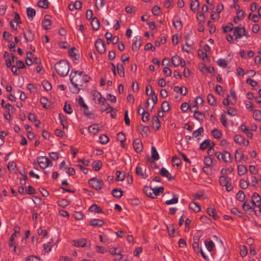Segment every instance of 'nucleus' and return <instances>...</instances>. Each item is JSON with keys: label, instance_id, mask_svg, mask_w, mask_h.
I'll return each mask as SVG.
<instances>
[{"label": "nucleus", "instance_id": "f257e3e1", "mask_svg": "<svg viewBox=\"0 0 261 261\" xmlns=\"http://www.w3.org/2000/svg\"><path fill=\"white\" fill-rule=\"evenodd\" d=\"M83 71L72 70L69 75L71 83L75 88V90L72 91L73 93H78L80 90L79 86H83L82 73Z\"/></svg>", "mask_w": 261, "mask_h": 261}, {"label": "nucleus", "instance_id": "f03ea898", "mask_svg": "<svg viewBox=\"0 0 261 261\" xmlns=\"http://www.w3.org/2000/svg\"><path fill=\"white\" fill-rule=\"evenodd\" d=\"M55 68L57 73L61 76H66L69 71L70 66L65 60H61L55 65Z\"/></svg>", "mask_w": 261, "mask_h": 261}, {"label": "nucleus", "instance_id": "7ed1b4c3", "mask_svg": "<svg viewBox=\"0 0 261 261\" xmlns=\"http://www.w3.org/2000/svg\"><path fill=\"white\" fill-rule=\"evenodd\" d=\"M215 155L220 161L223 160L225 163H230L231 162L230 154L227 151H224L223 152H216Z\"/></svg>", "mask_w": 261, "mask_h": 261}, {"label": "nucleus", "instance_id": "20e7f679", "mask_svg": "<svg viewBox=\"0 0 261 261\" xmlns=\"http://www.w3.org/2000/svg\"><path fill=\"white\" fill-rule=\"evenodd\" d=\"M254 204V199H252L251 201L246 200L242 204V207L244 211L247 213H251L254 211L255 214L257 215L256 211L254 210V208H253Z\"/></svg>", "mask_w": 261, "mask_h": 261}, {"label": "nucleus", "instance_id": "39448f33", "mask_svg": "<svg viewBox=\"0 0 261 261\" xmlns=\"http://www.w3.org/2000/svg\"><path fill=\"white\" fill-rule=\"evenodd\" d=\"M180 109L183 112H186L189 109L191 112L196 114V98L190 104L187 102H184L181 104Z\"/></svg>", "mask_w": 261, "mask_h": 261}, {"label": "nucleus", "instance_id": "423d86ee", "mask_svg": "<svg viewBox=\"0 0 261 261\" xmlns=\"http://www.w3.org/2000/svg\"><path fill=\"white\" fill-rule=\"evenodd\" d=\"M88 184L90 186L96 190L101 189L103 186L102 180L95 177H93L89 179Z\"/></svg>", "mask_w": 261, "mask_h": 261}, {"label": "nucleus", "instance_id": "0eeeda50", "mask_svg": "<svg viewBox=\"0 0 261 261\" xmlns=\"http://www.w3.org/2000/svg\"><path fill=\"white\" fill-rule=\"evenodd\" d=\"M37 161L39 166L42 169H45L47 167L51 166L52 162L48 158L45 156H39L37 158Z\"/></svg>", "mask_w": 261, "mask_h": 261}, {"label": "nucleus", "instance_id": "6e6552de", "mask_svg": "<svg viewBox=\"0 0 261 261\" xmlns=\"http://www.w3.org/2000/svg\"><path fill=\"white\" fill-rule=\"evenodd\" d=\"M233 35L235 37V40L236 41L243 36H245L246 37H248V35L246 33L245 29L244 28L239 27L234 28Z\"/></svg>", "mask_w": 261, "mask_h": 261}, {"label": "nucleus", "instance_id": "1a4fd4ad", "mask_svg": "<svg viewBox=\"0 0 261 261\" xmlns=\"http://www.w3.org/2000/svg\"><path fill=\"white\" fill-rule=\"evenodd\" d=\"M78 102L81 107L84 108L85 115L88 118H91L93 116V114L88 110V107L86 103H85L84 99L82 97H80Z\"/></svg>", "mask_w": 261, "mask_h": 261}, {"label": "nucleus", "instance_id": "9d476101", "mask_svg": "<svg viewBox=\"0 0 261 261\" xmlns=\"http://www.w3.org/2000/svg\"><path fill=\"white\" fill-rule=\"evenodd\" d=\"M224 254V251L222 250L221 252H218L215 250L212 252H210L209 256L212 258L213 261H220Z\"/></svg>", "mask_w": 261, "mask_h": 261}, {"label": "nucleus", "instance_id": "9b49d317", "mask_svg": "<svg viewBox=\"0 0 261 261\" xmlns=\"http://www.w3.org/2000/svg\"><path fill=\"white\" fill-rule=\"evenodd\" d=\"M97 51L100 54H103L106 51L105 44L101 39H98L95 43Z\"/></svg>", "mask_w": 261, "mask_h": 261}, {"label": "nucleus", "instance_id": "f8f14e48", "mask_svg": "<svg viewBox=\"0 0 261 261\" xmlns=\"http://www.w3.org/2000/svg\"><path fill=\"white\" fill-rule=\"evenodd\" d=\"M171 61L173 65L175 67L179 65L181 67H184L186 65L185 60L177 55L174 56L171 58Z\"/></svg>", "mask_w": 261, "mask_h": 261}, {"label": "nucleus", "instance_id": "ddd939ff", "mask_svg": "<svg viewBox=\"0 0 261 261\" xmlns=\"http://www.w3.org/2000/svg\"><path fill=\"white\" fill-rule=\"evenodd\" d=\"M24 38L26 42H32L35 38V34L30 29H28L27 32H23Z\"/></svg>", "mask_w": 261, "mask_h": 261}, {"label": "nucleus", "instance_id": "4468645a", "mask_svg": "<svg viewBox=\"0 0 261 261\" xmlns=\"http://www.w3.org/2000/svg\"><path fill=\"white\" fill-rule=\"evenodd\" d=\"M233 139L234 142L239 144H244L245 146H248L249 143L248 140H246L243 136L240 135H235Z\"/></svg>", "mask_w": 261, "mask_h": 261}, {"label": "nucleus", "instance_id": "2eb2a0df", "mask_svg": "<svg viewBox=\"0 0 261 261\" xmlns=\"http://www.w3.org/2000/svg\"><path fill=\"white\" fill-rule=\"evenodd\" d=\"M133 147L137 152H140L143 149V145L139 139H135L133 142Z\"/></svg>", "mask_w": 261, "mask_h": 261}, {"label": "nucleus", "instance_id": "dca6fc26", "mask_svg": "<svg viewBox=\"0 0 261 261\" xmlns=\"http://www.w3.org/2000/svg\"><path fill=\"white\" fill-rule=\"evenodd\" d=\"M140 40H141V37L139 36H136L134 38V39L133 40V41L132 47L133 50L137 51L139 49L141 45V44L140 42Z\"/></svg>", "mask_w": 261, "mask_h": 261}, {"label": "nucleus", "instance_id": "f3484780", "mask_svg": "<svg viewBox=\"0 0 261 261\" xmlns=\"http://www.w3.org/2000/svg\"><path fill=\"white\" fill-rule=\"evenodd\" d=\"M159 173L162 176L167 177L170 181L175 179V177L172 176L169 171L164 167L161 169Z\"/></svg>", "mask_w": 261, "mask_h": 261}, {"label": "nucleus", "instance_id": "a211bd4d", "mask_svg": "<svg viewBox=\"0 0 261 261\" xmlns=\"http://www.w3.org/2000/svg\"><path fill=\"white\" fill-rule=\"evenodd\" d=\"M235 161L237 162H240L242 160L246 161L248 157L245 156L243 153L237 150L234 154Z\"/></svg>", "mask_w": 261, "mask_h": 261}, {"label": "nucleus", "instance_id": "6ab92c4d", "mask_svg": "<svg viewBox=\"0 0 261 261\" xmlns=\"http://www.w3.org/2000/svg\"><path fill=\"white\" fill-rule=\"evenodd\" d=\"M49 17L50 16L49 15H45L44 16V20L42 22V27L46 30L50 29V26L51 24V22L49 18Z\"/></svg>", "mask_w": 261, "mask_h": 261}, {"label": "nucleus", "instance_id": "aec40b11", "mask_svg": "<svg viewBox=\"0 0 261 261\" xmlns=\"http://www.w3.org/2000/svg\"><path fill=\"white\" fill-rule=\"evenodd\" d=\"M87 241L85 239H80L73 241V245L75 246L79 247H84L86 246Z\"/></svg>", "mask_w": 261, "mask_h": 261}, {"label": "nucleus", "instance_id": "412c9836", "mask_svg": "<svg viewBox=\"0 0 261 261\" xmlns=\"http://www.w3.org/2000/svg\"><path fill=\"white\" fill-rule=\"evenodd\" d=\"M173 24L177 30H180L182 28V22L177 16H174L173 20Z\"/></svg>", "mask_w": 261, "mask_h": 261}, {"label": "nucleus", "instance_id": "4be33fe9", "mask_svg": "<svg viewBox=\"0 0 261 261\" xmlns=\"http://www.w3.org/2000/svg\"><path fill=\"white\" fill-rule=\"evenodd\" d=\"M104 224V222L101 219H92L90 220L89 224L92 226H101Z\"/></svg>", "mask_w": 261, "mask_h": 261}, {"label": "nucleus", "instance_id": "5701e85b", "mask_svg": "<svg viewBox=\"0 0 261 261\" xmlns=\"http://www.w3.org/2000/svg\"><path fill=\"white\" fill-rule=\"evenodd\" d=\"M152 127L155 130L159 129L160 126V122L158 116H153L151 119Z\"/></svg>", "mask_w": 261, "mask_h": 261}, {"label": "nucleus", "instance_id": "b1692460", "mask_svg": "<svg viewBox=\"0 0 261 261\" xmlns=\"http://www.w3.org/2000/svg\"><path fill=\"white\" fill-rule=\"evenodd\" d=\"M205 247L208 251V253L210 255V252H212L214 251L213 249L215 247V244L212 240H210V241H205Z\"/></svg>", "mask_w": 261, "mask_h": 261}, {"label": "nucleus", "instance_id": "393cba45", "mask_svg": "<svg viewBox=\"0 0 261 261\" xmlns=\"http://www.w3.org/2000/svg\"><path fill=\"white\" fill-rule=\"evenodd\" d=\"M99 129L97 124H93L88 127V132L89 133L95 135L98 132Z\"/></svg>", "mask_w": 261, "mask_h": 261}, {"label": "nucleus", "instance_id": "a878e982", "mask_svg": "<svg viewBox=\"0 0 261 261\" xmlns=\"http://www.w3.org/2000/svg\"><path fill=\"white\" fill-rule=\"evenodd\" d=\"M241 128L242 131L247 135L248 137L252 138L253 135V133L248 127H247L244 124H242L241 125Z\"/></svg>", "mask_w": 261, "mask_h": 261}, {"label": "nucleus", "instance_id": "bb28decb", "mask_svg": "<svg viewBox=\"0 0 261 261\" xmlns=\"http://www.w3.org/2000/svg\"><path fill=\"white\" fill-rule=\"evenodd\" d=\"M197 54L198 57L202 59V60L206 63L208 61L209 59H208L207 54L205 52H203L202 50L199 49L197 51Z\"/></svg>", "mask_w": 261, "mask_h": 261}, {"label": "nucleus", "instance_id": "cd10ccee", "mask_svg": "<svg viewBox=\"0 0 261 261\" xmlns=\"http://www.w3.org/2000/svg\"><path fill=\"white\" fill-rule=\"evenodd\" d=\"M91 165L95 171H98L101 169L102 164L100 161L96 160L93 162Z\"/></svg>", "mask_w": 261, "mask_h": 261}, {"label": "nucleus", "instance_id": "c85d7f7f", "mask_svg": "<svg viewBox=\"0 0 261 261\" xmlns=\"http://www.w3.org/2000/svg\"><path fill=\"white\" fill-rule=\"evenodd\" d=\"M89 211L92 212H95L97 213H102V209L95 204H92L89 208Z\"/></svg>", "mask_w": 261, "mask_h": 261}, {"label": "nucleus", "instance_id": "c756f323", "mask_svg": "<svg viewBox=\"0 0 261 261\" xmlns=\"http://www.w3.org/2000/svg\"><path fill=\"white\" fill-rule=\"evenodd\" d=\"M140 199L137 197H130L128 199V202L134 205H137L140 203Z\"/></svg>", "mask_w": 261, "mask_h": 261}, {"label": "nucleus", "instance_id": "7c9ffc66", "mask_svg": "<svg viewBox=\"0 0 261 261\" xmlns=\"http://www.w3.org/2000/svg\"><path fill=\"white\" fill-rule=\"evenodd\" d=\"M174 91L177 93H180L182 95H186L187 93V89L185 87H179V86H175L174 87Z\"/></svg>", "mask_w": 261, "mask_h": 261}, {"label": "nucleus", "instance_id": "2f4dec72", "mask_svg": "<svg viewBox=\"0 0 261 261\" xmlns=\"http://www.w3.org/2000/svg\"><path fill=\"white\" fill-rule=\"evenodd\" d=\"M91 25L92 29L95 31L97 30L99 28V22L96 17H94L92 19Z\"/></svg>", "mask_w": 261, "mask_h": 261}, {"label": "nucleus", "instance_id": "473e14b6", "mask_svg": "<svg viewBox=\"0 0 261 261\" xmlns=\"http://www.w3.org/2000/svg\"><path fill=\"white\" fill-rule=\"evenodd\" d=\"M151 158L153 160H158L159 159V158H160L159 154L155 147L153 146H152L151 147Z\"/></svg>", "mask_w": 261, "mask_h": 261}, {"label": "nucleus", "instance_id": "72a5a7b5", "mask_svg": "<svg viewBox=\"0 0 261 261\" xmlns=\"http://www.w3.org/2000/svg\"><path fill=\"white\" fill-rule=\"evenodd\" d=\"M27 13L28 18L30 20H32L33 18L36 15V11L35 10V9H34L31 7H29L27 9Z\"/></svg>", "mask_w": 261, "mask_h": 261}, {"label": "nucleus", "instance_id": "f704fd0d", "mask_svg": "<svg viewBox=\"0 0 261 261\" xmlns=\"http://www.w3.org/2000/svg\"><path fill=\"white\" fill-rule=\"evenodd\" d=\"M117 72L120 76H124V67L122 64L118 63L117 64Z\"/></svg>", "mask_w": 261, "mask_h": 261}, {"label": "nucleus", "instance_id": "c9c22d12", "mask_svg": "<svg viewBox=\"0 0 261 261\" xmlns=\"http://www.w3.org/2000/svg\"><path fill=\"white\" fill-rule=\"evenodd\" d=\"M247 172V167L242 165H239L238 166V172L239 175H243Z\"/></svg>", "mask_w": 261, "mask_h": 261}, {"label": "nucleus", "instance_id": "e433bc0d", "mask_svg": "<svg viewBox=\"0 0 261 261\" xmlns=\"http://www.w3.org/2000/svg\"><path fill=\"white\" fill-rule=\"evenodd\" d=\"M211 141L208 139L205 140L200 145V149L202 150H205L207 148H210Z\"/></svg>", "mask_w": 261, "mask_h": 261}, {"label": "nucleus", "instance_id": "4c0bfd02", "mask_svg": "<svg viewBox=\"0 0 261 261\" xmlns=\"http://www.w3.org/2000/svg\"><path fill=\"white\" fill-rule=\"evenodd\" d=\"M38 6L43 9H47L48 7L49 2L48 0H40L38 1Z\"/></svg>", "mask_w": 261, "mask_h": 261}, {"label": "nucleus", "instance_id": "58836bf2", "mask_svg": "<svg viewBox=\"0 0 261 261\" xmlns=\"http://www.w3.org/2000/svg\"><path fill=\"white\" fill-rule=\"evenodd\" d=\"M207 212L208 214V215L213 217L215 220H217L218 218V216L216 213V210L215 208L207 207Z\"/></svg>", "mask_w": 261, "mask_h": 261}, {"label": "nucleus", "instance_id": "ea45409f", "mask_svg": "<svg viewBox=\"0 0 261 261\" xmlns=\"http://www.w3.org/2000/svg\"><path fill=\"white\" fill-rule=\"evenodd\" d=\"M207 101L208 103L213 106H216L217 105L216 99L215 97L211 94H208L207 95Z\"/></svg>", "mask_w": 261, "mask_h": 261}, {"label": "nucleus", "instance_id": "a19ab883", "mask_svg": "<svg viewBox=\"0 0 261 261\" xmlns=\"http://www.w3.org/2000/svg\"><path fill=\"white\" fill-rule=\"evenodd\" d=\"M138 130H141L142 132L144 133L146 136L148 135L150 133V128L148 126H145L143 125H141L138 128Z\"/></svg>", "mask_w": 261, "mask_h": 261}, {"label": "nucleus", "instance_id": "79ce46f5", "mask_svg": "<svg viewBox=\"0 0 261 261\" xmlns=\"http://www.w3.org/2000/svg\"><path fill=\"white\" fill-rule=\"evenodd\" d=\"M117 139L120 142V144H123V142L126 140V137L123 132H119L117 135Z\"/></svg>", "mask_w": 261, "mask_h": 261}, {"label": "nucleus", "instance_id": "37998d69", "mask_svg": "<svg viewBox=\"0 0 261 261\" xmlns=\"http://www.w3.org/2000/svg\"><path fill=\"white\" fill-rule=\"evenodd\" d=\"M116 180L118 181H122L124 179L125 174L120 171H117L116 172Z\"/></svg>", "mask_w": 261, "mask_h": 261}, {"label": "nucleus", "instance_id": "c03bdc74", "mask_svg": "<svg viewBox=\"0 0 261 261\" xmlns=\"http://www.w3.org/2000/svg\"><path fill=\"white\" fill-rule=\"evenodd\" d=\"M164 189L163 187H155L152 189V194L153 193L155 196H158L160 194H163L164 192Z\"/></svg>", "mask_w": 261, "mask_h": 261}, {"label": "nucleus", "instance_id": "a18cd8bd", "mask_svg": "<svg viewBox=\"0 0 261 261\" xmlns=\"http://www.w3.org/2000/svg\"><path fill=\"white\" fill-rule=\"evenodd\" d=\"M150 96H152V100L153 102V105L151 108V110L153 109L154 105H155L158 102V96L155 93L154 91L153 90H151V91L149 93Z\"/></svg>", "mask_w": 261, "mask_h": 261}, {"label": "nucleus", "instance_id": "49530a36", "mask_svg": "<svg viewBox=\"0 0 261 261\" xmlns=\"http://www.w3.org/2000/svg\"><path fill=\"white\" fill-rule=\"evenodd\" d=\"M99 139V142L101 144H106L109 140L108 137L105 134L101 135Z\"/></svg>", "mask_w": 261, "mask_h": 261}, {"label": "nucleus", "instance_id": "de8ad7c7", "mask_svg": "<svg viewBox=\"0 0 261 261\" xmlns=\"http://www.w3.org/2000/svg\"><path fill=\"white\" fill-rule=\"evenodd\" d=\"M161 109L163 112H168L170 109L169 104L168 102L167 101H163L161 105Z\"/></svg>", "mask_w": 261, "mask_h": 261}, {"label": "nucleus", "instance_id": "09e8293b", "mask_svg": "<svg viewBox=\"0 0 261 261\" xmlns=\"http://www.w3.org/2000/svg\"><path fill=\"white\" fill-rule=\"evenodd\" d=\"M42 85L44 88V89L46 91H49L51 89L52 86L50 83H49L47 81H43L42 82Z\"/></svg>", "mask_w": 261, "mask_h": 261}, {"label": "nucleus", "instance_id": "8fccbe9b", "mask_svg": "<svg viewBox=\"0 0 261 261\" xmlns=\"http://www.w3.org/2000/svg\"><path fill=\"white\" fill-rule=\"evenodd\" d=\"M58 203L59 206L64 207L67 206L69 204V202L67 200L62 198L58 201Z\"/></svg>", "mask_w": 261, "mask_h": 261}, {"label": "nucleus", "instance_id": "3c124183", "mask_svg": "<svg viewBox=\"0 0 261 261\" xmlns=\"http://www.w3.org/2000/svg\"><path fill=\"white\" fill-rule=\"evenodd\" d=\"M143 192L146 196H152V188L150 186H145Z\"/></svg>", "mask_w": 261, "mask_h": 261}, {"label": "nucleus", "instance_id": "603ef678", "mask_svg": "<svg viewBox=\"0 0 261 261\" xmlns=\"http://www.w3.org/2000/svg\"><path fill=\"white\" fill-rule=\"evenodd\" d=\"M212 134L213 137L216 139H220L222 134L220 130L217 129H214L212 130Z\"/></svg>", "mask_w": 261, "mask_h": 261}, {"label": "nucleus", "instance_id": "864d4df0", "mask_svg": "<svg viewBox=\"0 0 261 261\" xmlns=\"http://www.w3.org/2000/svg\"><path fill=\"white\" fill-rule=\"evenodd\" d=\"M136 172L137 175L140 176L144 179L146 178V176L143 173V170L141 167L137 166L136 169Z\"/></svg>", "mask_w": 261, "mask_h": 261}, {"label": "nucleus", "instance_id": "5fc2aeb1", "mask_svg": "<svg viewBox=\"0 0 261 261\" xmlns=\"http://www.w3.org/2000/svg\"><path fill=\"white\" fill-rule=\"evenodd\" d=\"M123 193V191L117 188L113 189L111 192L112 196H122Z\"/></svg>", "mask_w": 261, "mask_h": 261}, {"label": "nucleus", "instance_id": "6e6d98bb", "mask_svg": "<svg viewBox=\"0 0 261 261\" xmlns=\"http://www.w3.org/2000/svg\"><path fill=\"white\" fill-rule=\"evenodd\" d=\"M64 111L66 113L68 114H70L72 112L71 106L69 104L67 105L66 102H65L64 107Z\"/></svg>", "mask_w": 261, "mask_h": 261}, {"label": "nucleus", "instance_id": "4d7b16f0", "mask_svg": "<svg viewBox=\"0 0 261 261\" xmlns=\"http://www.w3.org/2000/svg\"><path fill=\"white\" fill-rule=\"evenodd\" d=\"M19 230H20V227L19 226H15L14 228V233H13L11 235V236L10 237V238L11 239V241H14V239H15V237L16 236V234L17 233H19Z\"/></svg>", "mask_w": 261, "mask_h": 261}, {"label": "nucleus", "instance_id": "13d9d810", "mask_svg": "<svg viewBox=\"0 0 261 261\" xmlns=\"http://www.w3.org/2000/svg\"><path fill=\"white\" fill-rule=\"evenodd\" d=\"M217 64L221 67L225 68L227 65V62L224 60L222 59H219L217 61Z\"/></svg>", "mask_w": 261, "mask_h": 261}, {"label": "nucleus", "instance_id": "bf43d9fd", "mask_svg": "<svg viewBox=\"0 0 261 261\" xmlns=\"http://www.w3.org/2000/svg\"><path fill=\"white\" fill-rule=\"evenodd\" d=\"M173 166H179L181 164V161L176 156H174L172 159Z\"/></svg>", "mask_w": 261, "mask_h": 261}, {"label": "nucleus", "instance_id": "052dcab7", "mask_svg": "<svg viewBox=\"0 0 261 261\" xmlns=\"http://www.w3.org/2000/svg\"><path fill=\"white\" fill-rule=\"evenodd\" d=\"M254 118L258 121L261 120V111L260 110H255L253 111Z\"/></svg>", "mask_w": 261, "mask_h": 261}, {"label": "nucleus", "instance_id": "680f3d73", "mask_svg": "<svg viewBox=\"0 0 261 261\" xmlns=\"http://www.w3.org/2000/svg\"><path fill=\"white\" fill-rule=\"evenodd\" d=\"M231 213L234 215L238 216L240 217H242L243 216V213L236 207L231 208Z\"/></svg>", "mask_w": 261, "mask_h": 261}, {"label": "nucleus", "instance_id": "e2e57ef3", "mask_svg": "<svg viewBox=\"0 0 261 261\" xmlns=\"http://www.w3.org/2000/svg\"><path fill=\"white\" fill-rule=\"evenodd\" d=\"M203 162L207 167H210L212 164V159L210 156H205L204 158Z\"/></svg>", "mask_w": 261, "mask_h": 261}, {"label": "nucleus", "instance_id": "0e129e2a", "mask_svg": "<svg viewBox=\"0 0 261 261\" xmlns=\"http://www.w3.org/2000/svg\"><path fill=\"white\" fill-rule=\"evenodd\" d=\"M16 167V164L14 161H11V162H9V163L7 165V168H8V170L11 171L14 170Z\"/></svg>", "mask_w": 261, "mask_h": 261}, {"label": "nucleus", "instance_id": "69168bd1", "mask_svg": "<svg viewBox=\"0 0 261 261\" xmlns=\"http://www.w3.org/2000/svg\"><path fill=\"white\" fill-rule=\"evenodd\" d=\"M247 254V248L245 246H242L240 247V254L242 257H245Z\"/></svg>", "mask_w": 261, "mask_h": 261}, {"label": "nucleus", "instance_id": "338daca9", "mask_svg": "<svg viewBox=\"0 0 261 261\" xmlns=\"http://www.w3.org/2000/svg\"><path fill=\"white\" fill-rule=\"evenodd\" d=\"M35 193V189L31 186H29L28 187V189L25 191V194L28 195H32Z\"/></svg>", "mask_w": 261, "mask_h": 261}, {"label": "nucleus", "instance_id": "774afa93", "mask_svg": "<svg viewBox=\"0 0 261 261\" xmlns=\"http://www.w3.org/2000/svg\"><path fill=\"white\" fill-rule=\"evenodd\" d=\"M25 261H42L40 258L34 256V255H30L25 259Z\"/></svg>", "mask_w": 261, "mask_h": 261}]
</instances>
